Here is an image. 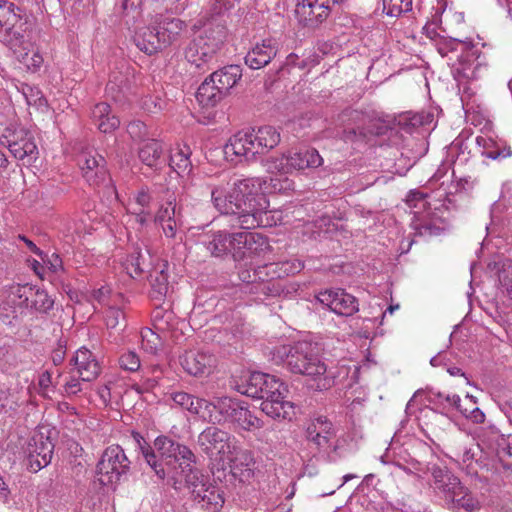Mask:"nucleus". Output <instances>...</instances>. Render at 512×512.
Here are the masks:
<instances>
[{
  "label": "nucleus",
  "instance_id": "nucleus-1",
  "mask_svg": "<svg viewBox=\"0 0 512 512\" xmlns=\"http://www.w3.org/2000/svg\"><path fill=\"white\" fill-rule=\"evenodd\" d=\"M134 438L146 463L159 479H164L170 474L173 476L183 474L195 502L211 512L222 508L224 504L222 491L199 471L192 469L195 456L187 446L174 442L166 436H159L155 439L154 448H152L138 433Z\"/></svg>",
  "mask_w": 512,
  "mask_h": 512
},
{
  "label": "nucleus",
  "instance_id": "nucleus-2",
  "mask_svg": "<svg viewBox=\"0 0 512 512\" xmlns=\"http://www.w3.org/2000/svg\"><path fill=\"white\" fill-rule=\"evenodd\" d=\"M211 200L222 214L231 215L234 225L243 229L268 227L276 224L277 211L269 210V201L261 192V180L246 178L234 181L225 193L221 187H210Z\"/></svg>",
  "mask_w": 512,
  "mask_h": 512
},
{
  "label": "nucleus",
  "instance_id": "nucleus-3",
  "mask_svg": "<svg viewBox=\"0 0 512 512\" xmlns=\"http://www.w3.org/2000/svg\"><path fill=\"white\" fill-rule=\"evenodd\" d=\"M275 355L285 362L291 373L317 380L318 389L326 390L334 385L335 376L321 359L315 343L301 340L292 345H283L276 349Z\"/></svg>",
  "mask_w": 512,
  "mask_h": 512
},
{
  "label": "nucleus",
  "instance_id": "nucleus-4",
  "mask_svg": "<svg viewBox=\"0 0 512 512\" xmlns=\"http://www.w3.org/2000/svg\"><path fill=\"white\" fill-rule=\"evenodd\" d=\"M432 488L449 510L474 512L480 509L479 499L447 468L433 465Z\"/></svg>",
  "mask_w": 512,
  "mask_h": 512
},
{
  "label": "nucleus",
  "instance_id": "nucleus-5",
  "mask_svg": "<svg viewBox=\"0 0 512 512\" xmlns=\"http://www.w3.org/2000/svg\"><path fill=\"white\" fill-rule=\"evenodd\" d=\"M280 142V133L273 126H262L258 129L239 131L234 134L224 147L226 155L244 157L254 160L276 147Z\"/></svg>",
  "mask_w": 512,
  "mask_h": 512
},
{
  "label": "nucleus",
  "instance_id": "nucleus-6",
  "mask_svg": "<svg viewBox=\"0 0 512 512\" xmlns=\"http://www.w3.org/2000/svg\"><path fill=\"white\" fill-rule=\"evenodd\" d=\"M33 16L8 0H0V42L9 49L20 47L29 37Z\"/></svg>",
  "mask_w": 512,
  "mask_h": 512
},
{
  "label": "nucleus",
  "instance_id": "nucleus-7",
  "mask_svg": "<svg viewBox=\"0 0 512 512\" xmlns=\"http://www.w3.org/2000/svg\"><path fill=\"white\" fill-rule=\"evenodd\" d=\"M225 38L224 27L221 25L206 26L195 36L185 49V58L196 68L206 71L215 62L216 55Z\"/></svg>",
  "mask_w": 512,
  "mask_h": 512
},
{
  "label": "nucleus",
  "instance_id": "nucleus-8",
  "mask_svg": "<svg viewBox=\"0 0 512 512\" xmlns=\"http://www.w3.org/2000/svg\"><path fill=\"white\" fill-rule=\"evenodd\" d=\"M288 387L280 379L267 374L263 384L261 410L273 419L292 420L295 416L294 403L285 400Z\"/></svg>",
  "mask_w": 512,
  "mask_h": 512
},
{
  "label": "nucleus",
  "instance_id": "nucleus-9",
  "mask_svg": "<svg viewBox=\"0 0 512 512\" xmlns=\"http://www.w3.org/2000/svg\"><path fill=\"white\" fill-rule=\"evenodd\" d=\"M130 460L119 445L107 447L97 464V479L103 486L113 485L130 469Z\"/></svg>",
  "mask_w": 512,
  "mask_h": 512
},
{
  "label": "nucleus",
  "instance_id": "nucleus-10",
  "mask_svg": "<svg viewBox=\"0 0 512 512\" xmlns=\"http://www.w3.org/2000/svg\"><path fill=\"white\" fill-rule=\"evenodd\" d=\"M324 160L314 148L300 151H287L278 157H274L269 168L281 174H291L305 169H316L323 165Z\"/></svg>",
  "mask_w": 512,
  "mask_h": 512
},
{
  "label": "nucleus",
  "instance_id": "nucleus-11",
  "mask_svg": "<svg viewBox=\"0 0 512 512\" xmlns=\"http://www.w3.org/2000/svg\"><path fill=\"white\" fill-rule=\"evenodd\" d=\"M236 443L234 436L214 426L207 427L198 436L201 450L210 459L221 462L223 467Z\"/></svg>",
  "mask_w": 512,
  "mask_h": 512
},
{
  "label": "nucleus",
  "instance_id": "nucleus-12",
  "mask_svg": "<svg viewBox=\"0 0 512 512\" xmlns=\"http://www.w3.org/2000/svg\"><path fill=\"white\" fill-rule=\"evenodd\" d=\"M0 144L8 148L11 155L24 166L32 165L39 156L34 136L25 129H7L0 137Z\"/></svg>",
  "mask_w": 512,
  "mask_h": 512
},
{
  "label": "nucleus",
  "instance_id": "nucleus-13",
  "mask_svg": "<svg viewBox=\"0 0 512 512\" xmlns=\"http://www.w3.org/2000/svg\"><path fill=\"white\" fill-rule=\"evenodd\" d=\"M76 161L83 178L89 185L98 186L108 179L106 161L95 149H83L77 155Z\"/></svg>",
  "mask_w": 512,
  "mask_h": 512
},
{
  "label": "nucleus",
  "instance_id": "nucleus-14",
  "mask_svg": "<svg viewBox=\"0 0 512 512\" xmlns=\"http://www.w3.org/2000/svg\"><path fill=\"white\" fill-rule=\"evenodd\" d=\"M183 370L194 377H205L214 372L217 358L209 351L190 349L179 356Z\"/></svg>",
  "mask_w": 512,
  "mask_h": 512
},
{
  "label": "nucleus",
  "instance_id": "nucleus-15",
  "mask_svg": "<svg viewBox=\"0 0 512 512\" xmlns=\"http://www.w3.org/2000/svg\"><path fill=\"white\" fill-rule=\"evenodd\" d=\"M54 451V444L49 436L37 431L30 438L26 453L28 467L32 472H38L50 464Z\"/></svg>",
  "mask_w": 512,
  "mask_h": 512
},
{
  "label": "nucleus",
  "instance_id": "nucleus-16",
  "mask_svg": "<svg viewBox=\"0 0 512 512\" xmlns=\"http://www.w3.org/2000/svg\"><path fill=\"white\" fill-rule=\"evenodd\" d=\"M331 3L332 0H297L295 17L305 27H318L328 18Z\"/></svg>",
  "mask_w": 512,
  "mask_h": 512
},
{
  "label": "nucleus",
  "instance_id": "nucleus-17",
  "mask_svg": "<svg viewBox=\"0 0 512 512\" xmlns=\"http://www.w3.org/2000/svg\"><path fill=\"white\" fill-rule=\"evenodd\" d=\"M269 248L267 238L253 232L234 233L233 258L236 261L259 256Z\"/></svg>",
  "mask_w": 512,
  "mask_h": 512
},
{
  "label": "nucleus",
  "instance_id": "nucleus-18",
  "mask_svg": "<svg viewBox=\"0 0 512 512\" xmlns=\"http://www.w3.org/2000/svg\"><path fill=\"white\" fill-rule=\"evenodd\" d=\"M317 300L340 316H351L359 309L357 299L343 289L322 291Z\"/></svg>",
  "mask_w": 512,
  "mask_h": 512
},
{
  "label": "nucleus",
  "instance_id": "nucleus-19",
  "mask_svg": "<svg viewBox=\"0 0 512 512\" xmlns=\"http://www.w3.org/2000/svg\"><path fill=\"white\" fill-rule=\"evenodd\" d=\"M155 222L159 224L166 238L176 240L181 225L180 212L177 211L176 198L169 194L165 204H162L156 215Z\"/></svg>",
  "mask_w": 512,
  "mask_h": 512
},
{
  "label": "nucleus",
  "instance_id": "nucleus-20",
  "mask_svg": "<svg viewBox=\"0 0 512 512\" xmlns=\"http://www.w3.org/2000/svg\"><path fill=\"white\" fill-rule=\"evenodd\" d=\"M336 437V429L333 423L325 416L314 419L306 429V439L319 451H327L330 441Z\"/></svg>",
  "mask_w": 512,
  "mask_h": 512
},
{
  "label": "nucleus",
  "instance_id": "nucleus-21",
  "mask_svg": "<svg viewBox=\"0 0 512 512\" xmlns=\"http://www.w3.org/2000/svg\"><path fill=\"white\" fill-rule=\"evenodd\" d=\"M480 52L474 46L473 56L468 53L457 54L455 66H452V73L457 81L476 80L481 77L486 69L485 65L479 60Z\"/></svg>",
  "mask_w": 512,
  "mask_h": 512
},
{
  "label": "nucleus",
  "instance_id": "nucleus-22",
  "mask_svg": "<svg viewBox=\"0 0 512 512\" xmlns=\"http://www.w3.org/2000/svg\"><path fill=\"white\" fill-rule=\"evenodd\" d=\"M279 51L278 42L275 39H264L256 43L246 54L245 64L253 70L267 66Z\"/></svg>",
  "mask_w": 512,
  "mask_h": 512
},
{
  "label": "nucleus",
  "instance_id": "nucleus-23",
  "mask_svg": "<svg viewBox=\"0 0 512 512\" xmlns=\"http://www.w3.org/2000/svg\"><path fill=\"white\" fill-rule=\"evenodd\" d=\"M254 464L252 452L239 448L237 443L234 445L233 452H231V455H229L225 461V466L228 465L233 476L239 478L241 481L251 477Z\"/></svg>",
  "mask_w": 512,
  "mask_h": 512
},
{
  "label": "nucleus",
  "instance_id": "nucleus-24",
  "mask_svg": "<svg viewBox=\"0 0 512 512\" xmlns=\"http://www.w3.org/2000/svg\"><path fill=\"white\" fill-rule=\"evenodd\" d=\"M412 228L420 236H438L447 230V222L435 212L415 213Z\"/></svg>",
  "mask_w": 512,
  "mask_h": 512
},
{
  "label": "nucleus",
  "instance_id": "nucleus-25",
  "mask_svg": "<svg viewBox=\"0 0 512 512\" xmlns=\"http://www.w3.org/2000/svg\"><path fill=\"white\" fill-rule=\"evenodd\" d=\"M30 36L20 47L10 49L13 51L17 61L28 73H38L44 65V57L38 47L29 43Z\"/></svg>",
  "mask_w": 512,
  "mask_h": 512
},
{
  "label": "nucleus",
  "instance_id": "nucleus-26",
  "mask_svg": "<svg viewBox=\"0 0 512 512\" xmlns=\"http://www.w3.org/2000/svg\"><path fill=\"white\" fill-rule=\"evenodd\" d=\"M73 361L76 373L82 381H93L101 372L100 364L95 355L84 347L76 351Z\"/></svg>",
  "mask_w": 512,
  "mask_h": 512
},
{
  "label": "nucleus",
  "instance_id": "nucleus-27",
  "mask_svg": "<svg viewBox=\"0 0 512 512\" xmlns=\"http://www.w3.org/2000/svg\"><path fill=\"white\" fill-rule=\"evenodd\" d=\"M154 22L159 32L163 49L178 41L186 28L184 21L170 16H160Z\"/></svg>",
  "mask_w": 512,
  "mask_h": 512
},
{
  "label": "nucleus",
  "instance_id": "nucleus-28",
  "mask_svg": "<svg viewBox=\"0 0 512 512\" xmlns=\"http://www.w3.org/2000/svg\"><path fill=\"white\" fill-rule=\"evenodd\" d=\"M133 41L137 48L147 55H153L163 50L155 22L152 25L138 28L133 36Z\"/></svg>",
  "mask_w": 512,
  "mask_h": 512
},
{
  "label": "nucleus",
  "instance_id": "nucleus-29",
  "mask_svg": "<svg viewBox=\"0 0 512 512\" xmlns=\"http://www.w3.org/2000/svg\"><path fill=\"white\" fill-rule=\"evenodd\" d=\"M138 156L143 164L155 170L161 169L166 164L164 145L162 142L154 139L140 147Z\"/></svg>",
  "mask_w": 512,
  "mask_h": 512
},
{
  "label": "nucleus",
  "instance_id": "nucleus-30",
  "mask_svg": "<svg viewBox=\"0 0 512 512\" xmlns=\"http://www.w3.org/2000/svg\"><path fill=\"white\" fill-rule=\"evenodd\" d=\"M437 51L442 57L448 59L451 66H455L457 61L456 55L468 53L473 56L474 45L471 42H465L454 38H444L437 43Z\"/></svg>",
  "mask_w": 512,
  "mask_h": 512
},
{
  "label": "nucleus",
  "instance_id": "nucleus-31",
  "mask_svg": "<svg viewBox=\"0 0 512 512\" xmlns=\"http://www.w3.org/2000/svg\"><path fill=\"white\" fill-rule=\"evenodd\" d=\"M171 399L174 404L183 410H187L191 414L200 415L206 417L210 413V407L208 401L205 399L195 398L193 395L186 392H174L171 394Z\"/></svg>",
  "mask_w": 512,
  "mask_h": 512
},
{
  "label": "nucleus",
  "instance_id": "nucleus-32",
  "mask_svg": "<svg viewBox=\"0 0 512 512\" xmlns=\"http://www.w3.org/2000/svg\"><path fill=\"white\" fill-rule=\"evenodd\" d=\"M203 245L214 257H222L227 254L233 256L234 233L218 231L212 234L207 241H204Z\"/></svg>",
  "mask_w": 512,
  "mask_h": 512
},
{
  "label": "nucleus",
  "instance_id": "nucleus-33",
  "mask_svg": "<svg viewBox=\"0 0 512 512\" xmlns=\"http://www.w3.org/2000/svg\"><path fill=\"white\" fill-rule=\"evenodd\" d=\"M32 297V287L21 284H11L3 289V300L12 304L22 313L29 309V300Z\"/></svg>",
  "mask_w": 512,
  "mask_h": 512
},
{
  "label": "nucleus",
  "instance_id": "nucleus-34",
  "mask_svg": "<svg viewBox=\"0 0 512 512\" xmlns=\"http://www.w3.org/2000/svg\"><path fill=\"white\" fill-rule=\"evenodd\" d=\"M135 83V77L128 69L123 72H113L106 86V91L112 95L115 100H120V95L125 96L132 90Z\"/></svg>",
  "mask_w": 512,
  "mask_h": 512
},
{
  "label": "nucleus",
  "instance_id": "nucleus-35",
  "mask_svg": "<svg viewBox=\"0 0 512 512\" xmlns=\"http://www.w3.org/2000/svg\"><path fill=\"white\" fill-rule=\"evenodd\" d=\"M92 119L103 133H111L120 125L119 118L111 113V108L107 103H99L94 106Z\"/></svg>",
  "mask_w": 512,
  "mask_h": 512
},
{
  "label": "nucleus",
  "instance_id": "nucleus-36",
  "mask_svg": "<svg viewBox=\"0 0 512 512\" xmlns=\"http://www.w3.org/2000/svg\"><path fill=\"white\" fill-rule=\"evenodd\" d=\"M210 76L211 81H214L226 95L241 79L242 69L238 65H229L213 72Z\"/></svg>",
  "mask_w": 512,
  "mask_h": 512
},
{
  "label": "nucleus",
  "instance_id": "nucleus-37",
  "mask_svg": "<svg viewBox=\"0 0 512 512\" xmlns=\"http://www.w3.org/2000/svg\"><path fill=\"white\" fill-rule=\"evenodd\" d=\"M424 393L425 400L427 403L432 404L436 407V409H446L450 407L459 408L461 399L459 395L457 394H443L442 392L435 391V390H427L425 392H422L418 390L412 399H410V404L414 398Z\"/></svg>",
  "mask_w": 512,
  "mask_h": 512
},
{
  "label": "nucleus",
  "instance_id": "nucleus-38",
  "mask_svg": "<svg viewBox=\"0 0 512 512\" xmlns=\"http://www.w3.org/2000/svg\"><path fill=\"white\" fill-rule=\"evenodd\" d=\"M191 150L187 145H178L171 150L169 156V166L178 175L189 174L192 168L190 160Z\"/></svg>",
  "mask_w": 512,
  "mask_h": 512
},
{
  "label": "nucleus",
  "instance_id": "nucleus-39",
  "mask_svg": "<svg viewBox=\"0 0 512 512\" xmlns=\"http://www.w3.org/2000/svg\"><path fill=\"white\" fill-rule=\"evenodd\" d=\"M234 411L229 421L236 424L240 429L253 431L262 427V421L243 402H240Z\"/></svg>",
  "mask_w": 512,
  "mask_h": 512
},
{
  "label": "nucleus",
  "instance_id": "nucleus-40",
  "mask_svg": "<svg viewBox=\"0 0 512 512\" xmlns=\"http://www.w3.org/2000/svg\"><path fill=\"white\" fill-rule=\"evenodd\" d=\"M224 92L218 85L211 81V76L199 86L196 98L198 102L205 107L215 106L224 96Z\"/></svg>",
  "mask_w": 512,
  "mask_h": 512
},
{
  "label": "nucleus",
  "instance_id": "nucleus-41",
  "mask_svg": "<svg viewBox=\"0 0 512 512\" xmlns=\"http://www.w3.org/2000/svg\"><path fill=\"white\" fill-rule=\"evenodd\" d=\"M166 264L159 265L149 275V281L151 284L150 296L154 300H162L169 289L168 275L165 272Z\"/></svg>",
  "mask_w": 512,
  "mask_h": 512
},
{
  "label": "nucleus",
  "instance_id": "nucleus-42",
  "mask_svg": "<svg viewBox=\"0 0 512 512\" xmlns=\"http://www.w3.org/2000/svg\"><path fill=\"white\" fill-rule=\"evenodd\" d=\"M152 196L148 188H141L134 196V204L139 208L132 207V213L136 216V221L141 225L145 224L152 216L150 205Z\"/></svg>",
  "mask_w": 512,
  "mask_h": 512
},
{
  "label": "nucleus",
  "instance_id": "nucleus-43",
  "mask_svg": "<svg viewBox=\"0 0 512 512\" xmlns=\"http://www.w3.org/2000/svg\"><path fill=\"white\" fill-rule=\"evenodd\" d=\"M267 379V374L262 372H252L245 380V384L238 385L237 391L252 398L263 397V384Z\"/></svg>",
  "mask_w": 512,
  "mask_h": 512
},
{
  "label": "nucleus",
  "instance_id": "nucleus-44",
  "mask_svg": "<svg viewBox=\"0 0 512 512\" xmlns=\"http://www.w3.org/2000/svg\"><path fill=\"white\" fill-rule=\"evenodd\" d=\"M18 89L29 106H33L38 110H45L47 108V100L38 87L22 83Z\"/></svg>",
  "mask_w": 512,
  "mask_h": 512
},
{
  "label": "nucleus",
  "instance_id": "nucleus-45",
  "mask_svg": "<svg viewBox=\"0 0 512 512\" xmlns=\"http://www.w3.org/2000/svg\"><path fill=\"white\" fill-rule=\"evenodd\" d=\"M154 330L164 334L174 326V314L172 311L157 307L152 313Z\"/></svg>",
  "mask_w": 512,
  "mask_h": 512
},
{
  "label": "nucleus",
  "instance_id": "nucleus-46",
  "mask_svg": "<svg viewBox=\"0 0 512 512\" xmlns=\"http://www.w3.org/2000/svg\"><path fill=\"white\" fill-rule=\"evenodd\" d=\"M54 300L43 289L32 288V297L29 300V309L39 313H47L53 308Z\"/></svg>",
  "mask_w": 512,
  "mask_h": 512
},
{
  "label": "nucleus",
  "instance_id": "nucleus-47",
  "mask_svg": "<svg viewBox=\"0 0 512 512\" xmlns=\"http://www.w3.org/2000/svg\"><path fill=\"white\" fill-rule=\"evenodd\" d=\"M160 332L144 328L141 331V346L147 353L155 354L162 345V336Z\"/></svg>",
  "mask_w": 512,
  "mask_h": 512
},
{
  "label": "nucleus",
  "instance_id": "nucleus-48",
  "mask_svg": "<svg viewBox=\"0 0 512 512\" xmlns=\"http://www.w3.org/2000/svg\"><path fill=\"white\" fill-rule=\"evenodd\" d=\"M412 0H382L383 12L390 17H399L412 10Z\"/></svg>",
  "mask_w": 512,
  "mask_h": 512
},
{
  "label": "nucleus",
  "instance_id": "nucleus-49",
  "mask_svg": "<svg viewBox=\"0 0 512 512\" xmlns=\"http://www.w3.org/2000/svg\"><path fill=\"white\" fill-rule=\"evenodd\" d=\"M85 381L81 380V377L79 375H75L73 373H70L67 376H64L63 378V384H62V392L63 395L66 397H73L80 395L83 390V383Z\"/></svg>",
  "mask_w": 512,
  "mask_h": 512
},
{
  "label": "nucleus",
  "instance_id": "nucleus-50",
  "mask_svg": "<svg viewBox=\"0 0 512 512\" xmlns=\"http://www.w3.org/2000/svg\"><path fill=\"white\" fill-rule=\"evenodd\" d=\"M241 401L232 399L230 397H221L217 398L215 402L210 403V412H212V409H217L220 414H222L226 420H230L232 417V414L235 412L234 409L237 408ZM209 413L208 415H210Z\"/></svg>",
  "mask_w": 512,
  "mask_h": 512
},
{
  "label": "nucleus",
  "instance_id": "nucleus-51",
  "mask_svg": "<svg viewBox=\"0 0 512 512\" xmlns=\"http://www.w3.org/2000/svg\"><path fill=\"white\" fill-rule=\"evenodd\" d=\"M127 274L132 278L140 277L146 271V265L141 252L132 253L125 262Z\"/></svg>",
  "mask_w": 512,
  "mask_h": 512
},
{
  "label": "nucleus",
  "instance_id": "nucleus-52",
  "mask_svg": "<svg viewBox=\"0 0 512 512\" xmlns=\"http://www.w3.org/2000/svg\"><path fill=\"white\" fill-rule=\"evenodd\" d=\"M92 298L100 305L108 307L109 305L117 304L122 296L119 293L112 294V290L109 286H101L93 290Z\"/></svg>",
  "mask_w": 512,
  "mask_h": 512
},
{
  "label": "nucleus",
  "instance_id": "nucleus-53",
  "mask_svg": "<svg viewBox=\"0 0 512 512\" xmlns=\"http://www.w3.org/2000/svg\"><path fill=\"white\" fill-rule=\"evenodd\" d=\"M23 313L7 301L0 303V321L5 325H13Z\"/></svg>",
  "mask_w": 512,
  "mask_h": 512
},
{
  "label": "nucleus",
  "instance_id": "nucleus-54",
  "mask_svg": "<svg viewBox=\"0 0 512 512\" xmlns=\"http://www.w3.org/2000/svg\"><path fill=\"white\" fill-rule=\"evenodd\" d=\"M142 108L148 113H158L166 106V101L159 95H147L142 99Z\"/></svg>",
  "mask_w": 512,
  "mask_h": 512
},
{
  "label": "nucleus",
  "instance_id": "nucleus-55",
  "mask_svg": "<svg viewBox=\"0 0 512 512\" xmlns=\"http://www.w3.org/2000/svg\"><path fill=\"white\" fill-rule=\"evenodd\" d=\"M499 282L507 297L512 299V263L510 261L503 263L499 271Z\"/></svg>",
  "mask_w": 512,
  "mask_h": 512
},
{
  "label": "nucleus",
  "instance_id": "nucleus-56",
  "mask_svg": "<svg viewBox=\"0 0 512 512\" xmlns=\"http://www.w3.org/2000/svg\"><path fill=\"white\" fill-rule=\"evenodd\" d=\"M105 322L109 329H116L121 323L125 322L124 314L119 308H116L114 304L109 305L105 311Z\"/></svg>",
  "mask_w": 512,
  "mask_h": 512
},
{
  "label": "nucleus",
  "instance_id": "nucleus-57",
  "mask_svg": "<svg viewBox=\"0 0 512 512\" xmlns=\"http://www.w3.org/2000/svg\"><path fill=\"white\" fill-rule=\"evenodd\" d=\"M345 440L338 438L335 441H330V447L327 449V451H324L327 454V458L330 462H336L340 458H343L346 456V449H345Z\"/></svg>",
  "mask_w": 512,
  "mask_h": 512
},
{
  "label": "nucleus",
  "instance_id": "nucleus-58",
  "mask_svg": "<svg viewBox=\"0 0 512 512\" xmlns=\"http://www.w3.org/2000/svg\"><path fill=\"white\" fill-rule=\"evenodd\" d=\"M119 364L122 369L135 372L140 368V359L135 352L128 351L121 355Z\"/></svg>",
  "mask_w": 512,
  "mask_h": 512
},
{
  "label": "nucleus",
  "instance_id": "nucleus-59",
  "mask_svg": "<svg viewBox=\"0 0 512 512\" xmlns=\"http://www.w3.org/2000/svg\"><path fill=\"white\" fill-rule=\"evenodd\" d=\"M270 185L274 192L288 193L294 190L295 183L288 177L275 176L270 179Z\"/></svg>",
  "mask_w": 512,
  "mask_h": 512
},
{
  "label": "nucleus",
  "instance_id": "nucleus-60",
  "mask_svg": "<svg viewBox=\"0 0 512 512\" xmlns=\"http://www.w3.org/2000/svg\"><path fill=\"white\" fill-rule=\"evenodd\" d=\"M277 266L280 273L288 276L299 273L304 268V263L299 259H291L282 261Z\"/></svg>",
  "mask_w": 512,
  "mask_h": 512
},
{
  "label": "nucleus",
  "instance_id": "nucleus-61",
  "mask_svg": "<svg viewBox=\"0 0 512 512\" xmlns=\"http://www.w3.org/2000/svg\"><path fill=\"white\" fill-rule=\"evenodd\" d=\"M129 135L135 140H141L147 136V126L140 120H133L127 126Z\"/></svg>",
  "mask_w": 512,
  "mask_h": 512
},
{
  "label": "nucleus",
  "instance_id": "nucleus-62",
  "mask_svg": "<svg viewBox=\"0 0 512 512\" xmlns=\"http://www.w3.org/2000/svg\"><path fill=\"white\" fill-rule=\"evenodd\" d=\"M49 270L55 274L64 270L63 261L57 253H52L46 259L42 258Z\"/></svg>",
  "mask_w": 512,
  "mask_h": 512
},
{
  "label": "nucleus",
  "instance_id": "nucleus-63",
  "mask_svg": "<svg viewBox=\"0 0 512 512\" xmlns=\"http://www.w3.org/2000/svg\"><path fill=\"white\" fill-rule=\"evenodd\" d=\"M397 467L405 473L413 474L418 478H421L422 474L426 472V466L418 461H413L408 466L398 464Z\"/></svg>",
  "mask_w": 512,
  "mask_h": 512
},
{
  "label": "nucleus",
  "instance_id": "nucleus-64",
  "mask_svg": "<svg viewBox=\"0 0 512 512\" xmlns=\"http://www.w3.org/2000/svg\"><path fill=\"white\" fill-rule=\"evenodd\" d=\"M482 155L492 160L503 159L511 155L509 148H501L496 143V148H490L487 151H482Z\"/></svg>",
  "mask_w": 512,
  "mask_h": 512
}]
</instances>
